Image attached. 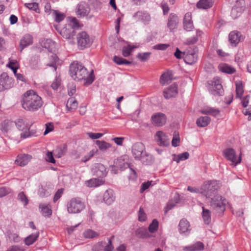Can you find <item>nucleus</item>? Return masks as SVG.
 <instances>
[{"label": "nucleus", "mask_w": 251, "mask_h": 251, "mask_svg": "<svg viewBox=\"0 0 251 251\" xmlns=\"http://www.w3.org/2000/svg\"><path fill=\"white\" fill-rule=\"evenodd\" d=\"M70 73L71 76L76 81H80L82 79L86 80L85 83L91 84L94 80L93 71L88 75L87 69L82 64L78 62H74L70 67Z\"/></svg>", "instance_id": "f257e3e1"}, {"label": "nucleus", "mask_w": 251, "mask_h": 251, "mask_svg": "<svg viewBox=\"0 0 251 251\" xmlns=\"http://www.w3.org/2000/svg\"><path fill=\"white\" fill-rule=\"evenodd\" d=\"M43 104L41 98L33 90L27 91L23 96L22 105L23 108L28 111H35Z\"/></svg>", "instance_id": "f03ea898"}, {"label": "nucleus", "mask_w": 251, "mask_h": 251, "mask_svg": "<svg viewBox=\"0 0 251 251\" xmlns=\"http://www.w3.org/2000/svg\"><path fill=\"white\" fill-rule=\"evenodd\" d=\"M131 153L136 160L143 164L149 165L152 161V156L147 152L145 145L142 142H136L131 147Z\"/></svg>", "instance_id": "7ed1b4c3"}, {"label": "nucleus", "mask_w": 251, "mask_h": 251, "mask_svg": "<svg viewBox=\"0 0 251 251\" xmlns=\"http://www.w3.org/2000/svg\"><path fill=\"white\" fill-rule=\"evenodd\" d=\"M41 46L45 49H47L49 52L52 53L50 56V63L48 64V66L52 67L54 71H56L57 68V65H59V60L57 55L53 53L55 51L56 45L55 43L50 39H43L40 41Z\"/></svg>", "instance_id": "20e7f679"}, {"label": "nucleus", "mask_w": 251, "mask_h": 251, "mask_svg": "<svg viewBox=\"0 0 251 251\" xmlns=\"http://www.w3.org/2000/svg\"><path fill=\"white\" fill-rule=\"evenodd\" d=\"M17 128L22 132L21 133V138L25 139L28 137L36 136V130H30L32 123H29L26 119H19L15 122Z\"/></svg>", "instance_id": "39448f33"}, {"label": "nucleus", "mask_w": 251, "mask_h": 251, "mask_svg": "<svg viewBox=\"0 0 251 251\" xmlns=\"http://www.w3.org/2000/svg\"><path fill=\"white\" fill-rule=\"evenodd\" d=\"M201 187L202 195L206 198H211L217 194L220 185L217 180H207L203 182Z\"/></svg>", "instance_id": "423d86ee"}, {"label": "nucleus", "mask_w": 251, "mask_h": 251, "mask_svg": "<svg viewBox=\"0 0 251 251\" xmlns=\"http://www.w3.org/2000/svg\"><path fill=\"white\" fill-rule=\"evenodd\" d=\"M67 211L69 213H79L85 207V204L78 198H73L67 203Z\"/></svg>", "instance_id": "0eeeda50"}, {"label": "nucleus", "mask_w": 251, "mask_h": 251, "mask_svg": "<svg viewBox=\"0 0 251 251\" xmlns=\"http://www.w3.org/2000/svg\"><path fill=\"white\" fill-rule=\"evenodd\" d=\"M210 199L211 207L218 213H223L226 208V200L221 196L217 194Z\"/></svg>", "instance_id": "6e6552de"}, {"label": "nucleus", "mask_w": 251, "mask_h": 251, "mask_svg": "<svg viewBox=\"0 0 251 251\" xmlns=\"http://www.w3.org/2000/svg\"><path fill=\"white\" fill-rule=\"evenodd\" d=\"M198 50L197 48L190 47L183 52V58L184 62L188 64L192 65L198 59Z\"/></svg>", "instance_id": "1a4fd4ad"}, {"label": "nucleus", "mask_w": 251, "mask_h": 251, "mask_svg": "<svg viewBox=\"0 0 251 251\" xmlns=\"http://www.w3.org/2000/svg\"><path fill=\"white\" fill-rule=\"evenodd\" d=\"M209 90L211 94L215 96L222 95L224 90L222 85V81L219 77H215L209 82Z\"/></svg>", "instance_id": "9d476101"}, {"label": "nucleus", "mask_w": 251, "mask_h": 251, "mask_svg": "<svg viewBox=\"0 0 251 251\" xmlns=\"http://www.w3.org/2000/svg\"><path fill=\"white\" fill-rule=\"evenodd\" d=\"M13 86V80L7 73H3L0 75V92L9 89Z\"/></svg>", "instance_id": "9b49d317"}, {"label": "nucleus", "mask_w": 251, "mask_h": 251, "mask_svg": "<svg viewBox=\"0 0 251 251\" xmlns=\"http://www.w3.org/2000/svg\"><path fill=\"white\" fill-rule=\"evenodd\" d=\"M78 46L81 49L89 47L91 45V41L88 34L82 31L77 36Z\"/></svg>", "instance_id": "f8f14e48"}, {"label": "nucleus", "mask_w": 251, "mask_h": 251, "mask_svg": "<svg viewBox=\"0 0 251 251\" xmlns=\"http://www.w3.org/2000/svg\"><path fill=\"white\" fill-rule=\"evenodd\" d=\"M239 98L240 100V102L242 106L244 107L242 110L243 113L245 115H248V120L249 121L251 120V105H248L250 96L248 95L245 97H239Z\"/></svg>", "instance_id": "ddd939ff"}, {"label": "nucleus", "mask_w": 251, "mask_h": 251, "mask_svg": "<svg viewBox=\"0 0 251 251\" xmlns=\"http://www.w3.org/2000/svg\"><path fill=\"white\" fill-rule=\"evenodd\" d=\"M135 21L141 22L145 25L149 24L151 17L150 14L145 11H138L133 15Z\"/></svg>", "instance_id": "4468645a"}, {"label": "nucleus", "mask_w": 251, "mask_h": 251, "mask_svg": "<svg viewBox=\"0 0 251 251\" xmlns=\"http://www.w3.org/2000/svg\"><path fill=\"white\" fill-rule=\"evenodd\" d=\"M155 140L160 146H168L169 145V139L162 131H158L155 135Z\"/></svg>", "instance_id": "2eb2a0df"}, {"label": "nucleus", "mask_w": 251, "mask_h": 251, "mask_svg": "<svg viewBox=\"0 0 251 251\" xmlns=\"http://www.w3.org/2000/svg\"><path fill=\"white\" fill-rule=\"evenodd\" d=\"M177 85L176 83L173 84L163 91V95L166 99L175 97L177 96Z\"/></svg>", "instance_id": "dca6fc26"}, {"label": "nucleus", "mask_w": 251, "mask_h": 251, "mask_svg": "<svg viewBox=\"0 0 251 251\" xmlns=\"http://www.w3.org/2000/svg\"><path fill=\"white\" fill-rule=\"evenodd\" d=\"M60 34L66 39H71L75 35V29L71 25H67L61 29Z\"/></svg>", "instance_id": "f3484780"}, {"label": "nucleus", "mask_w": 251, "mask_h": 251, "mask_svg": "<svg viewBox=\"0 0 251 251\" xmlns=\"http://www.w3.org/2000/svg\"><path fill=\"white\" fill-rule=\"evenodd\" d=\"M151 120L155 125L162 126L165 124L166 117L163 113H157L152 116Z\"/></svg>", "instance_id": "a211bd4d"}, {"label": "nucleus", "mask_w": 251, "mask_h": 251, "mask_svg": "<svg viewBox=\"0 0 251 251\" xmlns=\"http://www.w3.org/2000/svg\"><path fill=\"white\" fill-rule=\"evenodd\" d=\"M32 159V156L27 154H20L15 160V163L21 167L26 165Z\"/></svg>", "instance_id": "6ab92c4d"}, {"label": "nucleus", "mask_w": 251, "mask_h": 251, "mask_svg": "<svg viewBox=\"0 0 251 251\" xmlns=\"http://www.w3.org/2000/svg\"><path fill=\"white\" fill-rule=\"evenodd\" d=\"M223 155L227 160L231 162L232 165L235 166V151L233 149H226L223 151Z\"/></svg>", "instance_id": "aec40b11"}, {"label": "nucleus", "mask_w": 251, "mask_h": 251, "mask_svg": "<svg viewBox=\"0 0 251 251\" xmlns=\"http://www.w3.org/2000/svg\"><path fill=\"white\" fill-rule=\"evenodd\" d=\"M178 23V18L176 14L171 13L169 16L167 26L171 31L176 28Z\"/></svg>", "instance_id": "412c9836"}, {"label": "nucleus", "mask_w": 251, "mask_h": 251, "mask_svg": "<svg viewBox=\"0 0 251 251\" xmlns=\"http://www.w3.org/2000/svg\"><path fill=\"white\" fill-rule=\"evenodd\" d=\"M184 28L187 31H192L194 27L192 21V16L190 13H187L183 19Z\"/></svg>", "instance_id": "4be33fe9"}, {"label": "nucleus", "mask_w": 251, "mask_h": 251, "mask_svg": "<svg viewBox=\"0 0 251 251\" xmlns=\"http://www.w3.org/2000/svg\"><path fill=\"white\" fill-rule=\"evenodd\" d=\"M90 10V9L88 4L85 2H81L78 5L76 13L80 17H84L88 14Z\"/></svg>", "instance_id": "5701e85b"}, {"label": "nucleus", "mask_w": 251, "mask_h": 251, "mask_svg": "<svg viewBox=\"0 0 251 251\" xmlns=\"http://www.w3.org/2000/svg\"><path fill=\"white\" fill-rule=\"evenodd\" d=\"M33 43V37L28 34L24 35L20 41V51H22L24 49L28 46L32 45Z\"/></svg>", "instance_id": "b1692460"}, {"label": "nucleus", "mask_w": 251, "mask_h": 251, "mask_svg": "<svg viewBox=\"0 0 251 251\" xmlns=\"http://www.w3.org/2000/svg\"><path fill=\"white\" fill-rule=\"evenodd\" d=\"M93 171L96 175L99 177H103L106 176L107 174L106 169L105 166L100 163L95 165V168L93 169Z\"/></svg>", "instance_id": "393cba45"}, {"label": "nucleus", "mask_w": 251, "mask_h": 251, "mask_svg": "<svg viewBox=\"0 0 251 251\" xmlns=\"http://www.w3.org/2000/svg\"><path fill=\"white\" fill-rule=\"evenodd\" d=\"M179 230L180 233L188 234L190 231V224L189 222L185 219L180 220L179 225Z\"/></svg>", "instance_id": "a878e982"}, {"label": "nucleus", "mask_w": 251, "mask_h": 251, "mask_svg": "<svg viewBox=\"0 0 251 251\" xmlns=\"http://www.w3.org/2000/svg\"><path fill=\"white\" fill-rule=\"evenodd\" d=\"M204 249V245L202 242H197L195 244L183 248V251H201Z\"/></svg>", "instance_id": "bb28decb"}, {"label": "nucleus", "mask_w": 251, "mask_h": 251, "mask_svg": "<svg viewBox=\"0 0 251 251\" xmlns=\"http://www.w3.org/2000/svg\"><path fill=\"white\" fill-rule=\"evenodd\" d=\"M103 201L108 205L113 202L115 200L113 191L111 189L107 190L103 194Z\"/></svg>", "instance_id": "cd10ccee"}, {"label": "nucleus", "mask_w": 251, "mask_h": 251, "mask_svg": "<svg viewBox=\"0 0 251 251\" xmlns=\"http://www.w3.org/2000/svg\"><path fill=\"white\" fill-rule=\"evenodd\" d=\"M200 112L203 114L210 115L213 116H216L220 114V110L219 109L211 107H204Z\"/></svg>", "instance_id": "c85d7f7f"}, {"label": "nucleus", "mask_w": 251, "mask_h": 251, "mask_svg": "<svg viewBox=\"0 0 251 251\" xmlns=\"http://www.w3.org/2000/svg\"><path fill=\"white\" fill-rule=\"evenodd\" d=\"M67 146L66 145H63L57 147L54 151L53 153L55 157L61 158L65 155L67 152Z\"/></svg>", "instance_id": "c756f323"}, {"label": "nucleus", "mask_w": 251, "mask_h": 251, "mask_svg": "<svg viewBox=\"0 0 251 251\" xmlns=\"http://www.w3.org/2000/svg\"><path fill=\"white\" fill-rule=\"evenodd\" d=\"M211 119L208 116H201L196 121L197 125L200 127L206 126L210 122Z\"/></svg>", "instance_id": "7c9ffc66"}, {"label": "nucleus", "mask_w": 251, "mask_h": 251, "mask_svg": "<svg viewBox=\"0 0 251 251\" xmlns=\"http://www.w3.org/2000/svg\"><path fill=\"white\" fill-rule=\"evenodd\" d=\"M172 80V75L169 72H165L163 73L160 76V83L162 85L168 84L171 82Z\"/></svg>", "instance_id": "2f4dec72"}, {"label": "nucleus", "mask_w": 251, "mask_h": 251, "mask_svg": "<svg viewBox=\"0 0 251 251\" xmlns=\"http://www.w3.org/2000/svg\"><path fill=\"white\" fill-rule=\"evenodd\" d=\"M39 208L41 209L42 214L44 216L49 217L51 215L52 210L50 204L41 203L39 205Z\"/></svg>", "instance_id": "473e14b6"}, {"label": "nucleus", "mask_w": 251, "mask_h": 251, "mask_svg": "<svg viewBox=\"0 0 251 251\" xmlns=\"http://www.w3.org/2000/svg\"><path fill=\"white\" fill-rule=\"evenodd\" d=\"M39 232H36L35 233L31 234L25 239V243L27 246H30L33 244L38 238Z\"/></svg>", "instance_id": "72a5a7b5"}, {"label": "nucleus", "mask_w": 251, "mask_h": 251, "mask_svg": "<svg viewBox=\"0 0 251 251\" xmlns=\"http://www.w3.org/2000/svg\"><path fill=\"white\" fill-rule=\"evenodd\" d=\"M213 4V0H200L197 3L199 8L206 9L211 7Z\"/></svg>", "instance_id": "f704fd0d"}, {"label": "nucleus", "mask_w": 251, "mask_h": 251, "mask_svg": "<svg viewBox=\"0 0 251 251\" xmlns=\"http://www.w3.org/2000/svg\"><path fill=\"white\" fill-rule=\"evenodd\" d=\"M103 182L102 180L98 178H92L85 181V184L89 187H96L102 184Z\"/></svg>", "instance_id": "c9c22d12"}, {"label": "nucleus", "mask_w": 251, "mask_h": 251, "mask_svg": "<svg viewBox=\"0 0 251 251\" xmlns=\"http://www.w3.org/2000/svg\"><path fill=\"white\" fill-rule=\"evenodd\" d=\"M135 235L138 238H148L150 237V234L147 229L143 227L137 229L135 231Z\"/></svg>", "instance_id": "e433bc0d"}, {"label": "nucleus", "mask_w": 251, "mask_h": 251, "mask_svg": "<svg viewBox=\"0 0 251 251\" xmlns=\"http://www.w3.org/2000/svg\"><path fill=\"white\" fill-rule=\"evenodd\" d=\"M202 217L205 224L208 225L211 222V212L209 210L202 207Z\"/></svg>", "instance_id": "4c0bfd02"}, {"label": "nucleus", "mask_w": 251, "mask_h": 251, "mask_svg": "<svg viewBox=\"0 0 251 251\" xmlns=\"http://www.w3.org/2000/svg\"><path fill=\"white\" fill-rule=\"evenodd\" d=\"M77 101L74 98H71L67 100L66 107L70 110H75L77 108Z\"/></svg>", "instance_id": "58836bf2"}, {"label": "nucleus", "mask_w": 251, "mask_h": 251, "mask_svg": "<svg viewBox=\"0 0 251 251\" xmlns=\"http://www.w3.org/2000/svg\"><path fill=\"white\" fill-rule=\"evenodd\" d=\"M201 32L199 30H196V35L191 38H188L184 42L185 45H189L195 44L198 40V36H200Z\"/></svg>", "instance_id": "ea45409f"}, {"label": "nucleus", "mask_w": 251, "mask_h": 251, "mask_svg": "<svg viewBox=\"0 0 251 251\" xmlns=\"http://www.w3.org/2000/svg\"><path fill=\"white\" fill-rule=\"evenodd\" d=\"M83 235L85 238L92 239L99 236V234L92 229H88L83 232Z\"/></svg>", "instance_id": "a19ab883"}, {"label": "nucleus", "mask_w": 251, "mask_h": 251, "mask_svg": "<svg viewBox=\"0 0 251 251\" xmlns=\"http://www.w3.org/2000/svg\"><path fill=\"white\" fill-rule=\"evenodd\" d=\"M219 68L221 71L227 74H232L235 71L234 68L230 67L226 64L220 65Z\"/></svg>", "instance_id": "79ce46f5"}, {"label": "nucleus", "mask_w": 251, "mask_h": 251, "mask_svg": "<svg viewBox=\"0 0 251 251\" xmlns=\"http://www.w3.org/2000/svg\"><path fill=\"white\" fill-rule=\"evenodd\" d=\"M245 8V2L244 0H236V15L238 13H242Z\"/></svg>", "instance_id": "37998d69"}, {"label": "nucleus", "mask_w": 251, "mask_h": 251, "mask_svg": "<svg viewBox=\"0 0 251 251\" xmlns=\"http://www.w3.org/2000/svg\"><path fill=\"white\" fill-rule=\"evenodd\" d=\"M52 14L54 16V19L55 22L59 23L62 21L65 17V15L57 10H53Z\"/></svg>", "instance_id": "c03bdc74"}, {"label": "nucleus", "mask_w": 251, "mask_h": 251, "mask_svg": "<svg viewBox=\"0 0 251 251\" xmlns=\"http://www.w3.org/2000/svg\"><path fill=\"white\" fill-rule=\"evenodd\" d=\"M113 61L118 65H130L131 63L130 61L117 56H114Z\"/></svg>", "instance_id": "a18cd8bd"}, {"label": "nucleus", "mask_w": 251, "mask_h": 251, "mask_svg": "<svg viewBox=\"0 0 251 251\" xmlns=\"http://www.w3.org/2000/svg\"><path fill=\"white\" fill-rule=\"evenodd\" d=\"M96 144L100 150L104 151L109 148L111 146L109 143L103 141H97Z\"/></svg>", "instance_id": "49530a36"}, {"label": "nucleus", "mask_w": 251, "mask_h": 251, "mask_svg": "<svg viewBox=\"0 0 251 251\" xmlns=\"http://www.w3.org/2000/svg\"><path fill=\"white\" fill-rule=\"evenodd\" d=\"M244 93V88L241 81H236V98L242 96Z\"/></svg>", "instance_id": "de8ad7c7"}, {"label": "nucleus", "mask_w": 251, "mask_h": 251, "mask_svg": "<svg viewBox=\"0 0 251 251\" xmlns=\"http://www.w3.org/2000/svg\"><path fill=\"white\" fill-rule=\"evenodd\" d=\"M135 48L134 46H131L128 45L127 46L124 47L122 50V54L124 57H127L130 55L132 50Z\"/></svg>", "instance_id": "09e8293b"}, {"label": "nucleus", "mask_w": 251, "mask_h": 251, "mask_svg": "<svg viewBox=\"0 0 251 251\" xmlns=\"http://www.w3.org/2000/svg\"><path fill=\"white\" fill-rule=\"evenodd\" d=\"M158 227V222L156 219L153 220L152 223L149 226V230L151 233L156 231Z\"/></svg>", "instance_id": "8fccbe9b"}, {"label": "nucleus", "mask_w": 251, "mask_h": 251, "mask_svg": "<svg viewBox=\"0 0 251 251\" xmlns=\"http://www.w3.org/2000/svg\"><path fill=\"white\" fill-rule=\"evenodd\" d=\"M98 150H92L89 152L87 154L85 155L84 157H83L81 159V161L84 162H86L88 161L91 158H92L94 155L97 152Z\"/></svg>", "instance_id": "3c124183"}, {"label": "nucleus", "mask_w": 251, "mask_h": 251, "mask_svg": "<svg viewBox=\"0 0 251 251\" xmlns=\"http://www.w3.org/2000/svg\"><path fill=\"white\" fill-rule=\"evenodd\" d=\"M151 52H144V53H140L137 55V57L140 59V61L144 62L147 61L151 55Z\"/></svg>", "instance_id": "603ef678"}, {"label": "nucleus", "mask_w": 251, "mask_h": 251, "mask_svg": "<svg viewBox=\"0 0 251 251\" xmlns=\"http://www.w3.org/2000/svg\"><path fill=\"white\" fill-rule=\"evenodd\" d=\"M9 240L14 243H19L21 240V238L18 234L15 233H11L8 236Z\"/></svg>", "instance_id": "864d4df0"}, {"label": "nucleus", "mask_w": 251, "mask_h": 251, "mask_svg": "<svg viewBox=\"0 0 251 251\" xmlns=\"http://www.w3.org/2000/svg\"><path fill=\"white\" fill-rule=\"evenodd\" d=\"M18 199L23 202L25 206L26 205L28 202V199L23 192H21L18 194Z\"/></svg>", "instance_id": "5fc2aeb1"}, {"label": "nucleus", "mask_w": 251, "mask_h": 251, "mask_svg": "<svg viewBox=\"0 0 251 251\" xmlns=\"http://www.w3.org/2000/svg\"><path fill=\"white\" fill-rule=\"evenodd\" d=\"M189 154L188 152H184L177 155L176 161L178 163L180 161H184L189 158Z\"/></svg>", "instance_id": "6e6d98bb"}, {"label": "nucleus", "mask_w": 251, "mask_h": 251, "mask_svg": "<svg viewBox=\"0 0 251 251\" xmlns=\"http://www.w3.org/2000/svg\"><path fill=\"white\" fill-rule=\"evenodd\" d=\"M177 203V199H176V201H169L166 206L165 207V213H167L168 211L172 209L173 207H174Z\"/></svg>", "instance_id": "4d7b16f0"}, {"label": "nucleus", "mask_w": 251, "mask_h": 251, "mask_svg": "<svg viewBox=\"0 0 251 251\" xmlns=\"http://www.w3.org/2000/svg\"><path fill=\"white\" fill-rule=\"evenodd\" d=\"M7 66L13 71L14 74H16V73L17 72V70L18 68L17 62L16 61H10Z\"/></svg>", "instance_id": "13d9d810"}, {"label": "nucleus", "mask_w": 251, "mask_h": 251, "mask_svg": "<svg viewBox=\"0 0 251 251\" xmlns=\"http://www.w3.org/2000/svg\"><path fill=\"white\" fill-rule=\"evenodd\" d=\"M25 5L29 9L37 12L38 9V4L36 2L26 3Z\"/></svg>", "instance_id": "bf43d9fd"}, {"label": "nucleus", "mask_w": 251, "mask_h": 251, "mask_svg": "<svg viewBox=\"0 0 251 251\" xmlns=\"http://www.w3.org/2000/svg\"><path fill=\"white\" fill-rule=\"evenodd\" d=\"M61 79L59 77H56L55 79L52 82L51 87L54 90H56L58 89V87L60 85Z\"/></svg>", "instance_id": "052dcab7"}, {"label": "nucleus", "mask_w": 251, "mask_h": 251, "mask_svg": "<svg viewBox=\"0 0 251 251\" xmlns=\"http://www.w3.org/2000/svg\"><path fill=\"white\" fill-rule=\"evenodd\" d=\"M152 181H148L147 182L143 183L140 189V193H142L145 190L148 189L151 185H152Z\"/></svg>", "instance_id": "680f3d73"}, {"label": "nucleus", "mask_w": 251, "mask_h": 251, "mask_svg": "<svg viewBox=\"0 0 251 251\" xmlns=\"http://www.w3.org/2000/svg\"><path fill=\"white\" fill-rule=\"evenodd\" d=\"M91 3L96 9H100L102 7V3L99 0H91Z\"/></svg>", "instance_id": "e2e57ef3"}, {"label": "nucleus", "mask_w": 251, "mask_h": 251, "mask_svg": "<svg viewBox=\"0 0 251 251\" xmlns=\"http://www.w3.org/2000/svg\"><path fill=\"white\" fill-rule=\"evenodd\" d=\"M46 129L44 131V135H46L49 132L52 131L54 129V126L51 123H48L46 125Z\"/></svg>", "instance_id": "0e129e2a"}, {"label": "nucleus", "mask_w": 251, "mask_h": 251, "mask_svg": "<svg viewBox=\"0 0 251 251\" xmlns=\"http://www.w3.org/2000/svg\"><path fill=\"white\" fill-rule=\"evenodd\" d=\"M138 219L141 222L145 221L146 219V215L142 207H140L139 210Z\"/></svg>", "instance_id": "69168bd1"}, {"label": "nucleus", "mask_w": 251, "mask_h": 251, "mask_svg": "<svg viewBox=\"0 0 251 251\" xmlns=\"http://www.w3.org/2000/svg\"><path fill=\"white\" fill-rule=\"evenodd\" d=\"M88 136L92 139H99L103 135V133H92L88 132L87 133Z\"/></svg>", "instance_id": "338daca9"}, {"label": "nucleus", "mask_w": 251, "mask_h": 251, "mask_svg": "<svg viewBox=\"0 0 251 251\" xmlns=\"http://www.w3.org/2000/svg\"><path fill=\"white\" fill-rule=\"evenodd\" d=\"M24 249L17 245H13L10 247L6 251H24Z\"/></svg>", "instance_id": "774afa93"}]
</instances>
